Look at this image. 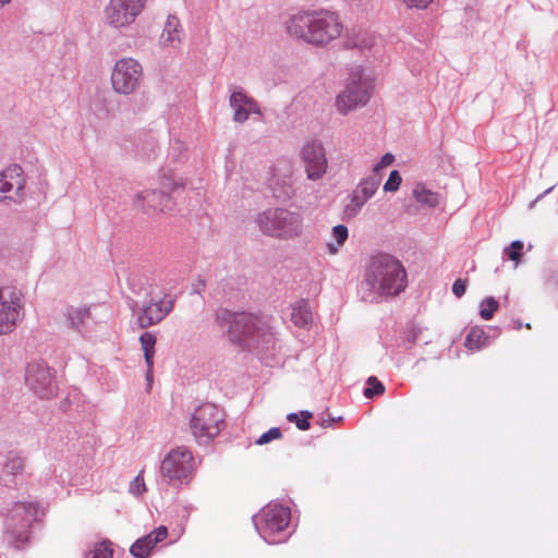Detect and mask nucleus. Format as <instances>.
I'll return each mask as SVG.
<instances>
[{
	"label": "nucleus",
	"mask_w": 558,
	"mask_h": 558,
	"mask_svg": "<svg viewBox=\"0 0 558 558\" xmlns=\"http://www.w3.org/2000/svg\"><path fill=\"white\" fill-rule=\"evenodd\" d=\"M286 29L291 37L325 47L342 35L343 24L332 11H300L286 21Z\"/></svg>",
	"instance_id": "obj_1"
},
{
	"label": "nucleus",
	"mask_w": 558,
	"mask_h": 558,
	"mask_svg": "<svg viewBox=\"0 0 558 558\" xmlns=\"http://www.w3.org/2000/svg\"><path fill=\"white\" fill-rule=\"evenodd\" d=\"M364 280L372 292L381 296H396L408 286V275L402 263L390 254L371 257Z\"/></svg>",
	"instance_id": "obj_2"
},
{
	"label": "nucleus",
	"mask_w": 558,
	"mask_h": 558,
	"mask_svg": "<svg viewBox=\"0 0 558 558\" xmlns=\"http://www.w3.org/2000/svg\"><path fill=\"white\" fill-rule=\"evenodd\" d=\"M270 329L268 317L241 313L231 320L229 338L241 347L255 350L272 340Z\"/></svg>",
	"instance_id": "obj_3"
},
{
	"label": "nucleus",
	"mask_w": 558,
	"mask_h": 558,
	"mask_svg": "<svg viewBox=\"0 0 558 558\" xmlns=\"http://www.w3.org/2000/svg\"><path fill=\"white\" fill-rule=\"evenodd\" d=\"M260 230L270 236L291 239L302 230V219L298 213L284 208H270L257 218Z\"/></svg>",
	"instance_id": "obj_4"
},
{
	"label": "nucleus",
	"mask_w": 558,
	"mask_h": 558,
	"mask_svg": "<svg viewBox=\"0 0 558 558\" xmlns=\"http://www.w3.org/2000/svg\"><path fill=\"white\" fill-rule=\"evenodd\" d=\"M225 427L222 409L213 403H204L195 409L190 420L192 435L199 441L215 438Z\"/></svg>",
	"instance_id": "obj_5"
},
{
	"label": "nucleus",
	"mask_w": 558,
	"mask_h": 558,
	"mask_svg": "<svg viewBox=\"0 0 558 558\" xmlns=\"http://www.w3.org/2000/svg\"><path fill=\"white\" fill-rule=\"evenodd\" d=\"M195 471L192 452L185 447H177L168 452L160 465V474L169 483H189Z\"/></svg>",
	"instance_id": "obj_6"
},
{
	"label": "nucleus",
	"mask_w": 558,
	"mask_h": 558,
	"mask_svg": "<svg viewBox=\"0 0 558 558\" xmlns=\"http://www.w3.org/2000/svg\"><path fill=\"white\" fill-rule=\"evenodd\" d=\"M371 82L364 76L363 71L357 69L351 73L345 88L337 96L336 107L341 114L367 104L371 97Z\"/></svg>",
	"instance_id": "obj_7"
},
{
	"label": "nucleus",
	"mask_w": 558,
	"mask_h": 558,
	"mask_svg": "<svg viewBox=\"0 0 558 558\" xmlns=\"http://www.w3.org/2000/svg\"><path fill=\"white\" fill-rule=\"evenodd\" d=\"M24 316V298L14 287L0 288V335L11 333Z\"/></svg>",
	"instance_id": "obj_8"
},
{
	"label": "nucleus",
	"mask_w": 558,
	"mask_h": 558,
	"mask_svg": "<svg viewBox=\"0 0 558 558\" xmlns=\"http://www.w3.org/2000/svg\"><path fill=\"white\" fill-rule=\"evenodd\" d=\"M143 80V68L133 58L118 60L111 72L112 89L121 95L133 94Z\"/></svg>",
	"instance_id": "obj_9"
},
{
	"label": "nucleus",
	"mask_w": 558,
	"mask_h": 558,
	"mask_svg": "<svg viewBox=\"0 0 558 558\" xmlns=\"http://www.w3.org/2000/svg\"><path fill=\"white\" fill-rule=\"evenodd\" d=\"M290 509L281 505H267L254 518V524L259 534L268 543H275L271 537L286 530L290 522Z\"/></svg>",
	"instance_id": "obj_10"
},
{
	"label": "nucleus",
	"mask_w": 558,
	"mask_h": 558,
	"mask_svg": "<svg viewBox=\"0 0 558 558\" xmlns=\"http://www.w3.org/2000/svg\"><path fill=\"white\" fill-rule=\"evenodd\" d=\"M146 0H110L104 10L105 23L116 29L131 25L143 11Z\"/></svg>",
	"instance_id": "obj_11"
},
{
	"label": "nucleus",
	"mask_w": 558,
	"mask_h": 558,
	"mask_svg": "<svg viewBox=\"0 0 558 558\" xmlns=\"http://www.w3.org/2000/svg\"><path fill=\"white\" fill-rule=\"evenodd\" d=\"M25 379L29 388L40 398H50L57 392L54 372L45 364H28Z\"/></svg>",
	"instance_id": "obj_12"
},
{
	"label": "nucleus",
	"mask_w": 558,
	"mask_h": 558,
	"mask_svg": "<svg viewBox=\"0 0 558 558\" xmlns=\"http://www.w3.org/2000/svg\"><path fill=\"white\" fill-rule=\"evenodd\" d=\"M38 512L39 507L37 504L34 502H22L15 506L12 519L22 518L24 520V523L21 525L20 529H17V526L13 524L9 526L8 534L10 537V543L14 547L21 548L28 543V527L31 526V523L36 520Z\"/></svg>",
	"instance_id": "obj_13"
},
{
	"label": "nucleus",
	"mask_w": 558,
	"mask_h": 558,
	"mask_svg": "<svg viewBox=\"0 0 558 558\" xmlns=\"http://www.w3.org/2000/svg\"><path fill=\"white\" fill-rule=\"evenodd\" d=\"M302 159L305 165L307 178L317 180L327 170V158L324 146L318 142L307 143L302 150Z\"/></svg>",
	"instance_id": "obj_14"
},
{
	"label": "nucleus",
	"mask_w": 558,
	"mask_h": 558,
	"mask_svg": "<svg viewBox=\"0 0 558 558\" xmlns=\"http://www.w3.org/2000/svg\"><path fill=\"white\" fill-rule=\"evenodd\" d=\"M379 185L376 178H367L361 181L350 195L344 213L349 217H355L364 204L375 194Z\"/></svg>",
	"instance_id": "obj_15"
},
{
	"label": "nucleus",
	"mask_w": 558,
	"mask_h": 558,
	"mask_svg": "<svg viewBox=\"0 0 558 558\" xmlns=\"http://www.w3.org/2000/svg\"><path fill=\"white\" fill-rule=\"evenodd\" d=\"M25 178L23 170L17 165L5 168L0 173V199H11L24 189Z\"/></svg>",
	"instance_id": "obj_16"
},
{
	"label": "nucleus",
	"mask_w": 558,
	"mask_h": 558,
	"mask_svg": "<svg viewBox=\"0 0 558 558\" xmlns=\"http://www.w3.org/2000/svg\"><path fill=\"white\" fill-rule=\"evenodd\" d=\"M171 198L162 190H145L135 196V205L148 214H160L170 208Z\"/></svg>",
	"instance_id": "obj_17"
},
{
	"label": "nucleus",
	"mask_w": 558,
	"mask_h": 558,
	"mask_svg": "<svg viewBox=\"0 0 558 558\" xmlns=\"http://www.w3.org/2000/svg\"><path fill=\"white\" fill-rule=\"evenodd\" d=\"M168 536V530L165 525H160L148 535L138 538L130 548V553L135 558H147L149 557L154 547L165 541Z\"/></svg>",
	"instance_id": "obj_18"
},
{
	"label": "nucleus",
	"mask_w": 558,
	"mask_h": 558,
	"mask_svg": "<svg viewBox=\"0 0 558 558\" xmlns=\"http://www.w3.org/2000/svg\"><path fill=\"white\" fill-rule=\"evenodd\" d=\"M172 302L169 300H159L151 302L143 307L137 316V322L141 328H147L161 322L166 315L171 311Z\"/></svg>",
	"instance_id": "obj_19"
},
{
	"label": "nucleus",
	"mask_w": 558,
	"mask_h": 558,
	"mask_svg": "<svg viewBox=\"0 0 558 558\" xmlns=\"http://www.w3.org/2000/svg\"><path fill=\"white\" fill-rule=\"evenodd\" d=\"M230 106L234 109L233 120L238 123L245 122L250 114H259L260 110L256 101L242 90H234L230 96Z\"/></svg>",
	"instance_id": "obj_20"
},
{
	"label": "nucleus",
	"mask_w": 558,
	"mask_h": 558,
	"mask_svg": "<svg viewBox=\"0 0 558 558\" xmlns=\"http://www.w3.org/2000/svg\"><path fill=\"white\" fill-rule=\"evenodd\" d=\"M182 39V28L178 17L168 16L162 33L160 35V44L163 47L177 48Z\"/></svg>",
	"instance_id": "obj_21"
},
{
	"label": "nucleus",
	"mask_w": 558,
	"mask_h": 558,
	"mask_svg": "<svg viewBox=\"0 0 558 558\" xmlns=\"http://www.w3.org/2000/svg\"><path fill=\"white\" fill-rule=\"evenodd\" d=\"M291 319L295 326L301 328H306L312 324V312L306 301L301 300L294 304Z\"/></svg>",
	"instance_id": "obj_22"
},
{
	"label": "nucleus",
	"mask_w": 558,
	"mask_h": 558,
	"mask_svg": "<svg viewBox=\"0 0 558 558\" xmlns=\"http://www.w3.org/2000/svg\"><path fill=\"white\" fill-rule=\"evenodd\" d=\"M488 339V335L482 327L474 326L465 337L464 347L470 351H477L487 345Z\"/></svg>",
	"instance_id": "obj_23"
},
{
	"label": "nucleus",
	"mask_w": 558,
	"mask_h": 558,
	"mask_svg": "<svg viewBox=\"0 0 558 558\" xmlns=\"http://www.w3.org/2000/svg\"><path fill=\"white\" fill-rule=\"evenodd\" d=\"M413 196L417 203L428 207H436L440 203L439 194L426 189L422 183H417L414 186Z\"/></svg>",
	"instance_id": "obj_24"
},
{
	"label": "nucleus",
	"mask_w": 558,
	"mask_h": 558,
	"mask_svg": "<svg viewBox=\"0 0 558 558\" xmlns=\"http://www.w3.org/2000/svg\"><path fill=\"white\" fill-rule=\"evenodd\" d=\"M158 180H159V185H160L159 190L165 191L169 195L171 192L175 191L178 187L184 186L183 180L178 178L175 175V173H173L170 170L169 171L162 170L159 174Z\"/></svg>",
	"instance_id": "obj_25"
},
{
	"label": "nucleus",
	"mask_w": 558,
	"mask_h": 558,
	"mask_svg": "<svg viewBox=\"0 0 558 558\" xmlns=\"http://www.w3.org/2000/svg\"><path fill=\"white\" fill-rule=\"evenodd\" d=\"M140 341L147 366L154 365V354L156 345L155 335H153L151 332H144L140 337Z\"/></svg>",
	"instance_id": "obj_26"
},
{
	"label": "nucleus",
	"mask_w": 558,
	"mask_h": 558,
	"mask_svg": "<svg viewBox=\"0 0 558 558\" xmlns=\"http://www.w3.org/2000/svg\"><path fill=\"white\" fill-rule=\"evenodd\" d=\"M85 558H113L112 543L109 539L96 543Z\"/></svg>",
	"instance_id": "obj_27"
},
{
	"label": "nucleus",
	"mask_w": 558,
	"mask_h": 558,
	"mask_svg": "<svg viewBox=\"0 0 558 558\" xmlns=\"http://www.w3.org/2000/svg\"><path fill=\"white\" fill-rule=\"evenodd\" d=\"M348 234H349L348 228L345 226L338 225V226L333 227L332 235L337 242V246L333 245L332 243H329L328 244L329 253L336 254L339 250V246L343 245V243L347 241Z\"/></svg>",
	"instance_id": "obj_28"
},
{
	"label": "nucleus",
	"mask_w": 558,
	"mask_h": 558,
	"mask_svg": "<svg viewBox=\"0 0 558 558\" xmlns=\"http://www.w3.org/2000/svg\"><path fill=\"white\" fill-rule=\"evenodd\" d=\"M312 417L313 414L308 411H302L300 415L296 413H290L287 415V420L291 423H294L301 430H307L310 428V420Z\"/></svg>",
	"instance_id": "obj_29"
},
{
	"label": "nucleus",
	"mask_w": 558,
	"mask_h": 558,
	"mask_svg": "<svg viewBox=\"0 0 558 558\" xmlns=\"http://www.w3.org/2000/svg\"><path fill=\"white\" fill-rule=\"evenodd\" d=\"M499 307L498 302L493 298L488 296L481 302L480 315L483 319H490Z\"/></svg>",
	"instance_id": "obj_30"
},
{
	"label": "nucleus",
	"mask_w": 558,
	"mask_h": 558,
	"mask_svg": "<svg viewBox=\"0 0 558 558\" xmlns=\"http://www.w3.org/2000/svg\"><path fill=\"white\" fill-rule=\"evenodd\" d=\"M66 316L72 326H78L89 316V310L87 307H69Z\"/></svg>",
	"instance_id": "obj_31"
},
{
	"label": "nucleus",
	"mask_w": 558,
	"mask_h": 558,
	"mask_svg": "<svg viewBox=\"0 0 558 558\" xmlns=\"http://www.w3.org/2000/svg\"><path fill=\"white\" fill-rule=\"evenodd\" d=\"M368 387L364 390L366 398H373L374 396H380L385 392V386L374 376L367 379Z\"/></svg>",
	"instance_id": "obj_32"
},
{
	"label": "nucleus",
	"mask_w": 558,
	"mask_h": 558,
	"mask_svg": "<svg viewBox=\"0 0 558 558\" xmlns=\"http://www.w3.org/2000/svg\"><path fill=\"white\" fill-rule=\"evenodd\" d=\"M523 242L515 240L505 248V255L512 262L519 263L522 256Z\"/></svg>",
	"instance_id": "obj_33"
},
{
	"label": "nucleus",
	"mask_w": 558,
	"mask_h": 558,
	"mask_svg": "<svg viewBox=\"0 0 558 558\" xmlns=\"http://www.w3.org/2000/svg\"><path fill=\"white\" fill-rule=\"evenodd\" d=\"M282 437V433L279 427H272L268 432L264 433L259 436V438L255 441L256 445L263 446L271 440H277Z\"/></svg>",
	"instance_id": "obj_34"
},
{
	"label": "nucleus",
	"mask_w": 558,
	"mask_h": 558,
	"mask_svg": "<svg viewBox=\"0 0 558 558\" xmlns=\"http://www.w3.org/2000/svg\"><path fill=\"white\" fill-rule=\"evenodd\" d=\"M402 182V178L397 170L390 172L388 180L384 185V190L386 192H396L399 190L400 184Z\"/></svg>",
	"instance_id": "obj_35"
},
{
	"label": "nucleus",
	"mask_w": 558,
	"mask_h": 558,
	"mask_svg": "<svg viewBox=\"0 0 558 558\" xmlns=\"http://www.w3.org/2000/svg\"><path fill=\"white\" fill-rule=\"evenodd\" d=\"M24 468V461L23 459L13 454L8 459V462L5 463V469L11 474H17L20 473Z\"/></svg>",
	"instance_id": "obj_36"
},
{
	"label": "nucleus",
	"mask_w": 558,
	"mask_h": 558,
	"mask_svg": "<svg viewBox=\"0 0 558 558\" xmlns=\"http://www.w3.org/2000/svg\"><path fill=\"white\" fill-rule=\"evenodd\" d=\"M143 474L144 471H141L130 484V492L134 495H142L144 492H146Z\"/></svg>",
	"instance_id": "obj_37"
},
{
	"label": "nucleus",
	"mask_w": 558,
	"mask_h": 558,
	"mask_svg": "<svg viewBox=\"0 0 558 558\" xmlns=\"http://www.w3.org/2000/svg\"><path fill=\"white\" fill-rule=\"evenodd\" d=\"M407 8L409 9H418L424 10L426 9L433 0H401Z\"/></svg>",
	"instance_id": "obj_38"
},
{
	"label": "nucleus",
	"mask_w": 558,
	"mask_h": 558,
	"mask_svg": "<svg viewBox=\"0 0 558 558\" xmlns=\"http://www.w3.org/2000/svg\"><path fill=\"white\" fill-rule=\"evenodd\" d=\"M466 290V280L464 279H457L452 284V293L457 298H461Z\"/></svg>",
	"instance_id": "obj_39"
},
{
	"label": "nucleus",
	"mask_w": 558,
	"mask_h": 558,
	"mask_svg": "<svg viewBox=\"0 0 558 558\" xmlns=\"http://www.w3.org/2000/svg\"><path fill=\"white\" fill-rule=\"evenodd\" d=\"M395 158L391 154H385L380 161L374 167V171H379L383 168L390 166L393 162Z\"/></svg>",
	"instance_id": "obj_40"
},
{
	"label": "nucleus",
	"mask_w": 558,
	"mask_h": 558,
	"mask_svg": "<svg viewBox=\"0 0 558 558\" xmlns=\"http://www.w3.org/2000/svg\"><path fill=\"white\" fill-rule=\"evenodd\" d=\"M153 366L154 365H150V366H147V372H146V379H147V383L148 385L150 386L151 381H153Z\"/></svg>",
	"instance_id": "obj_41"
},
{
	"label": "nucleus",
	"mask_w": 558,
	"mask_h": 558,
	"mask_svg": "<svg viewBox=\"0 0 558 558\" xmlns=\"http://www.w3.org/2000/svg\"><path fill=\"white\" fill-rule=\"evenodd\" d=\"M10 0H0V9L8 4Z\"/></svg>",
	"instance_id": "obj_42"
}]
</instances>
